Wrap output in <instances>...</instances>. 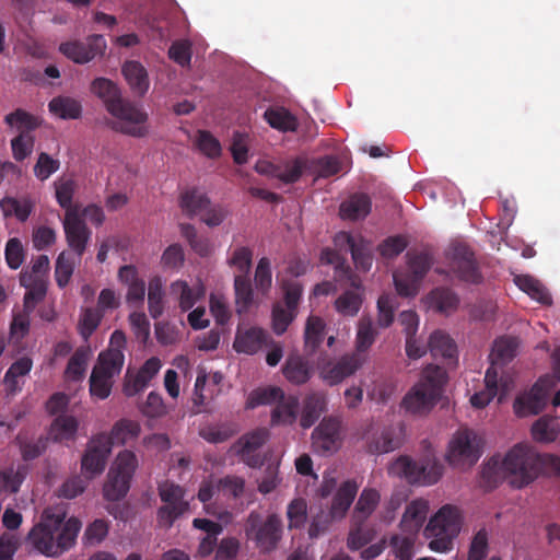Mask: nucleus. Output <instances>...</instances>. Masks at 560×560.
Segmentation results:
<instances>
[{
    "instance_id": "f257e3e1",
    "label": "nucleus",
    "mask_w": 560,
    "mask_h": 560,
    "mask_svg": "<svg viewBox=\"0 0 560 560\" xmlns=\"http://www.w3.org/2000/svg\"><path fill=\"white\" fill-rule=\"evenodd\" d=\"M537 451L526 444H515L506 454L491 457L482 467L481 486L486 490L497 488L503 480L515 489H522L537 479Z\"/></svg>"
},
{
    "instance_id": "f03ea898",
    "label": "nucleus",
    "mask_w": 560,
    "mask_h": 560,
    "mask_svg": "<svg viewBox=\"0 0 560 560\" xmlns=\"http://www.w3.org/2000/svg\"><path fill=\"white\" fill-rule=\"evenodd\" d=\"M91 91L116 119L109 125L113 130L133 138L149 135L148 113L135 102L124 98L116 83L106 78H96L91 84Z\"/></svg>"
},
{
    "instance_id": "7ed1b4c3",
    "label": "nucleus",
    "mask_w": 560,
    "mask_h": 560,
    "mask_svg": "<svg viewBox=\"0 0 560 560\" xmlns=\"http://www.w3.org/2000/svg\"><path fill=\"white\" fill-rule=\"evenodd\" d=\"M81 527L82 523L74 516L65 521V514L45 510L31 529L28 540L42 555L59 557L74 546Z\"/></svg>"
},
{
    "instance_id": "20e7f679",
    "label": "nucleus",
    "mask_w": 560,
    "mask_h": 560,
    "mask_svg": "<svg viewBox=\"0 0 560 560\" xmlns=\"http://www.w3.org/2000/svg\"><path fill=\"white\" fill-rule=\"evenodd\" d=\"M445 383L444 369L439 365H428L422 371L419 382L404 397V408L412 413L430 411L439 400Z\"/></svg>"
},
{
    "instance_id": "39448f33",
    "label": "nucleus",
    "mask_w": 560,
    "mask_h": 560,
    "mask_svg": "<svg viewBox=\"0 0 560 560\" xmlns=\"http://www.w3.org/2000/svg\"><path fill=\"white\" fill-rule=\"evenodd\" d=\"M462 527V516L456 506L446 504L432 516L424 528L430 539L429 548L435 552H446L453 548V540Z\"/></svg>"
},
{
    "instance_id": "423d86ee",
    "label": "nucleus",
    "mask_w": 560,
    "mask_h": 560,
    "mask_svg": "<svg viewBox=\"0 0 560 560\" xmlns=\"http://www.w3.org/2000/svg\"><path fill=\"white\" fill-rule=\"evenodd\" d=\"M137 467L138 458L133 452L128 450L120 452L108 471L103 489L104 498L108 501L125 498Z\"/></svg>"
},
{
    "instance_id": "0eeeda50",
    "label": "nucleus",
    "mask_w": 560,
    "mask_h": 560,
    "mask_svg": "<svg viewBox=\"0 0 560 560\" xmlns=\"http://www.w3.org/2000/svg\"><path fill=\"white\" fill-rule=\"evenodd\" d=\"M246 537L253 540L261 551L273 550L282 534V521L277 514H270L266 518L257 511H252L245 522Z\"/></svg>"
},
{
    "instance_id": "6e6552de",
    "label": "nucleus",
    "mask_w": 560,
    "mask_h": 560,
    "mask_svg": "<svg viewBox=\"0 0 560 560\" xmlns=\"http://www.w3.org/2000/svg\"><path fill=\"white\" fill-rule=\"evenodd\" d=\"M407 270L396 271L393 275L396 291L401 296H415L419 285L433 265L432 256L427 252H408Z\"/></svg>"
},
{
    "instance_id": "1a4fd4ad",
    "label": "nucleus",
    "mask_w": 560,
    "mask_h": 560,
    "mask_svg": "<svg viewBox=\"0 0 560 560\" xmlns=\"http://www.w3.org/2000/svg\"><path fill=\"white\" fill-rule=\"evenodd\" d=\"M359 240L354 238L348 232H339L334 237L335 246L338 249L326 247L320 253V262L335 266V279L337 281H345L351 287L359 289L361 285L360 278L351 270L347 264L346 258L340 252H351L352 245H357Z\"/></svg>"
},
{
    "instance_id": "9d476101",
    "label": "nucleus",
    "mask_w": 560,
    "mask_h": 560,
    "mask_svg": "<svg viewBox=\"0 0 560 560\" xmlns=\"http://www.w3.org/2000/svg\"><path fill=\"white\" fill-rule=\"evenodd\" d=\"M446 258L452 273L460 281L478 284L482 281L479 265L471 248L462 242L451 244L446 250Z\"/></svg>"
},
{
    "instance_id": "9b49d317",
    "label": "nucleus",
    "mask_w": 560,
    "mask_h": 560,
    "mask_svg": "<svg viewBox=\"0 0 560 560\" xmlns=\"http://www.w3.org/2000/svg\"><path fill=\"white\" fill-rule=\"evenodd\" d=\"M159 495L164 505L158 510L159 525L171 528L174 522L189 509L185 501V490L173 482L165 481L159 486Z\"/></svg>"
},
{
    "instance_id": "f8f14e48",
    "label": "nucleus",
    "mask_w": 560,
    "mask_h": 560,
    "mask_svg": "<svg viewBox=\"0 0 560 560\" xmlns=\"http://www.w3.org/2000/svg\"><path fill=\"white\" fill-rule=\"evenodd\" d=\"M482 440L474 431H458L450 444L448 460L456 466H472L481 456Z\"/></svg>"
},
{
    "instance_id": "ddd939ff",
    "label": "nucleus",
    "mask_w": 560,
    "mask_h": 560,
    "mask_svg": "<svg viewBox=\"0 0 560 560\" xmlns=\"http://www.w3.org/2000/svg\"><path fill=\"white\" fill-rule=\"evenodd\" d=\"M390 471L405 477L410 483L433 485L442 476V466L436 463L416 462L407 456H401L392 464Z\"/></svg>"
},
{
    "instance_id": "4468645a",
    "label": "nucleus",
    "mask_w": 560,
    "mask_h": 560,
    "mask_svg": "<svg viewBox=\"0 0 560 560\" xmlns=\"http://www.w3.org/2000/svg\"><path fill=\"white\" fill-rule=\"evenodd\" d=\"M107 48L106 39L103 35L93 34L82 40H69L59 45V51L74 63L84 65L103 56Z\"/></svg>"
},
{
    "instance_id": "2eb2a0df",
    "label": "nucleus",
    "mask_w": 560,
    "mask_h": 560,
    "mask_svg": "<svg viewBox=\"0 0 560 560\" xmlns=\"http://www.w3.org/2000/svg\"><path fill=\"white\" fill-rule=\"evenodd\" d=\"M551 386L552 381L544 376L528 392L518 395L513 405L516 416L523 418L541 412L547 405Z\"/></svg>"
},
{
    "instance_id": "dca6fc26",
    "label": "nucleus",
    "mask_w": 560,
    "mask_h": 560,
    "mask_svg": "<svg viewBox=\"0 0 560 560\" xmlns=\"http://www.w3.org/2000/svg\"><path fill=\"white\" fill-rule=\"evenodd\" d=\"M110 452V441L106 433L94 436L88 444L86 451L82 457V471L89 475V478L102 474Z\"/></svg>"
},
{
    "instance_id": "f3484780",
    "label": "nucleus",
    "mask_w": 560,
    "mask_h": 560,
    "mask_svg": "<svg viewBox=\"0 0 560 560\" xmlns=\"http://www.w3.org/2000/svg\"><path fill=\"white\" fill-rule=\"evenodd\" d=\"M63 230L68 246L81 260L91 238V230L85 224L80 213L69 212L65 214Z\"/></svg>"
},
{
    "instance_id": "a211bd4d",
    "label": "nucleus",
    "mask_w": 560,
    "mask_h": 560,
    "mask_svg": "<svg viewBox=\"0 0 560 560\" xmlns=\"http://www.w3.org/2000/svg\"><path fill=\"white\" fill-rule=\"evenodd\" d=\"M269 439V431L266 428H258L241 436L235 444L236 453L242 462L252 468H258L262 465L261 456L256 453Z\"/></svg>"
},
{
    "instance_id": "6ab92c4d",
    "label": "nucleus",
    "mask_w": 560,
    "mask_h": 560,
    "mask_svg": "<svg viewBox=\"0 0 560 560\" xmlns=\"http://www.w3.org/2000/svg\"><path fill=\"white\" fill-rule=\"evenodd\" d=\"M314 444L323 452H335L340 442V422L334 418H324L313 434Z\"/></svg>"
},
{
    "instance_id": "aec40b11",
    "label": "nucleus",
    "mask_w": 560,
    "mask_h": 560,
    "mask_svg": "<svg viewBox=\"0 0 560 560\" xmlns=\"http://www.w3.org/2000/svg\"><path fill=\"white\" fill-rule=\"evenodd\" d=\"M361 366L358 355H345L334 364H327L320 370V377L330 386L342 382Z\"/></svg>"
},
{
    "instance_id": "412c9836",
    "label": "nucleus",
    "mask_w": 560,
    "mask_h": 560,
    "mask_svg": "<svg viewBox=\"0 0 560 560\" xmlns=\"http://www.w3.org/2000/svg\"><path fill=\"white\" fill-rule=\"evenodd\" d=\"M429 504L423 499H416L411 501L400 521V528L404 533L410 536L416 535L427 520Z\"/></svg>"
},
{
    "instance_id": "4be33fe9",
    "label": "nucleus",
    "mask_w": 560,
    "mask_h": 560,
    "mask_svg": "<svg viewBox=\"0 0 560 560\" xmlns=\"http://www.w3.org/2000/svg\"><path fill=\"white\" fill-rule=\"evenodd\" d=\"M269 343V335L261 328L252 327L244 332L237 331L234 349L238 353L255 354Z\"/></svg>"
},
{
    "instance_id": "5701e85b",
    "label": "nucleus",
    "mask_w": 560,
    "mask_h": 560,
    "mask_svg": "<svg viewBox=\"0 0 560 560\" xmlns=\"http://www.w3.org/2000/svg\"><path fill=\"white\" fill-rule=\"evenodd\" d=\"M326 395L323 392L308 393L302 402L300 425L308 429L316 423L326 410Z\"/></svg>"
},
{
    "instance_id": "b1692460",
    "label": "nucleus",
    "mask_w": 560,
    "mask_h": 560,
    "mask_svg": "<svg viewBox=\"0 0 560 560\" xmlns=\"http://www.w3.org/2000/svg\"><path fill=\"white\" fill-rule=\"evenodd\" d=\"M121 72L135 95L143 96L150 86L147 69L136 60H128L122 65Z\"/></svg>"
},
{
    "instance_id": "393cba45",
    "label": "nucleus",
    "mask_w": 560,
    "mask_h": 560,
    "mask_svg": "<svg viewBox=\"0 0 560 560\" xmlns=\"http://www.w3.org/2000/svg\"><path fill=\"white\" fill-rule=\"evenodd\" d=\"M20 283L27 289L23 299V308L33 312L35 305L46 295V283L43 279H37L34 275L28 273L27 270L21 272Z\"/></svg>"
},
{
    "instance_id": "a878e982",
    "label": "nucleus",
    "mask_w": 560,
    "mask_h": 560,
    "mask_svg": "<svg viewBox=\"0 0 560 560\" xmlns=\"http://www.w3.org/2000/svg\"><path fill=\"white\" fill-rule=\"evenodd\" d=\"M299 398L294 395L283 396L271 411L272 425H291L298 419Z\"/></svg>"
},
{
    "instance_id": "bb28decb",
    "label": "nucleus",
    "mask_w": 560,
    "mask_h": 560,
    "mask_svg": "<svg viewBox=\"0 0 560 560\" xmlns=\"http://www.w3.org/2000/svg\"><path fill=\"white\" fill-rule=\"evenodd\" d=\"M428 347L434 358H442L448 361H456L457 359V346L443 330H435L431 334Z\"/></svg>"
},
{
    "instance_id": "cd10ccee",
    "label": "nucleus",
    "mask_w": 560,
    "mask_h": 560,
    "mask_svg": "<svg viewBox=\"0 0 560 560\" xmlns=\"http://www.w3.org/2000/svg\"><path fill=\"white\" fill-rule=\"evenodd\" d=\"M282 372L284 377L292 384H305L312 376V368L301 355L291 354L288 357Z\"/></svg>"
},
{
    "instance_id": "c85d7f7f",
    "label": "nucleus",
    "mask_w": 560,
    "mask_h": 560,
    "mask_svg": "<svg viewBox=\"0 0 560 560\" xmlns=\"http://www.w3.org/2000/svg\"><path fill=\"white\" fill-rule=\"evenodd\" d=\"M520 340L516 337L503 336L495 339L489 355L493 365H504L510 362L517 352Z\"/></svg>"
},
{
    "instance_id": "c756f323",
    "label": "nucleus",
    "mask_w": 560,
    "mask_h": 560,
    "mask_svg": "<svg viewBox=\"0 0 560 560\" xmlns=\"http://www.w3.org/2000/svg\"><path fill=\"white\" fill-rule=\"evenodd\" d=\"M358 492L355 481L347 480L337 490L330 509L332 517H342L351 506Z\"/></svg>"
},
{
    "instance_id": "7c9ffc66",
    "label": "nucleus",
    "mask_w": 560,
    "mask_h": 560,
    "mask_svg": "<svg viewBox=\"0 0 560 560\" xmlns=\"http://www.w3.org/2000/svg\"><path fill=\"white\" fill-rule=\"evenodd\" d=\"M371 199L366 194H354L340 206V214L343 219H364L371 212Z\"/></svg>"
},
{
    "instance_id": "2f4dec72",
    "label": "nucleus",
    "mask_w": 560,
    "mask_h": 560,
    "mask_svg": "<svg viewBox=\"0 0 560 560\" xmlns=\"http://www.w3.org/2000/svg\"><path fill=\"white\" fill-rule=\"evenodd\" d=\"M179 206L188 217L200 214L210 206V199L197 188H190L180 194Z\"/></svg>"
},
{
    "instance_id": "473e14b6",
    "label": "nucleus",
    "mask_w": 560,
    "mask_h": 560,
    "mask_svg": "<svg viewBox=\"0 0 560 560\" xmlns=\"http://www.w3.org/2000/svg\"><path fill=\"white\" fill-rule=\"evenodd\" d=\"M514 282L520 290L528 294L533 300L544 305H550L552 303V299L547 289L534 277L520 275L514 278Z\"/></svg>"
},
{
    "instance_id": "72a5a7b5",
    "label": "nucleus",
    "mask_w": 560,
    "mask_h": 560,
    "mask_svg": "<svg viewBox=\"0 0 560 560\" xmlns=\"http://www.w3.org/2000/svg\"><path fill=\"white\" fill-rule=\"evenodd\" d=\"M381 495L375 489H364L354 506L352 521L355 524H363L369 516L374 512Z\"/></svg>"
},
{
    "instance_id": "f704fd0d",
    "label": "nucleus",
    "mask_w": 560,
    "mask_h": 560,
    "mask_svg": "<svg viewBox=\"0 0 560 560\" xmlns=\"http://www.w3.org/2000/svg\"><path fill=\"white\" fill-rule=\"evenodd\" d=\"M140 424L137 421L129 419H121L117 421L107 438L113 445H124L132 440H136L140 433Z\"/></svg>"
},
{
    "instance_id": "c9c22d12",
    "label": "nucleus",
    "mask_w": 560,
    "mask_h": 560,
    "mask_svg": "<svg viewBox=\"0 0 560 560\" xmlns=\"http://www.w3.org/2000/svg\"><path fill=\"white\" fill-rule=\"evenodd\" d=\"M48 108L50 113L61 119H78L82 114L81 103L69 96L54 97L49 102Z\"/></svg>"
},
{
    "instance_id": "e433bc0d",
    "label": "nucleus",
    "mask_w": 560,
    "mask_h": 560,
    "mask_svg": "<svg viewBox=\"0 0 560 560\" xmlns=\"http://www.w3.org/2000/svg\"><path fill=\"white\" fill-rule=\"evenodd\" d=\"M0 208L4 217H15L25 222L31 215L34 203L28 198L4 197L0 200Z\"/></svg>"
},
{
    "instance_id": "4c0bfd02",
    "label": "nucleus",
    "mask_w": 560,
    "mask_h": 560,
    "mask_svg": "<svg viewBox=\"0 0 560 560\" xmlns=\"http://www.w3.org/2000/svg\"><path fill=\"white\" fill-rule=\"evenodd\" d=\"M78 425L74 417L60 415L52 421L49 434L55 442L72 441L75 438Z\"/></svg>"
},
{
    "instance_id": "58836bf2",
    "label": "nucleus",
    "mask_w": 560,
    "mask_h": 560,
    "mask_svg": "<svg viewBox=\"0 0 560 560\" xmlns=\"http://www.w3.org/2000/svg\"><path fill=\"white\" fill-rule=\"evenodd\" d=\"M264 117L270 127L280 131H295L298 128L296 118L284 107L268 108Z\"/></svg>"
},
{
    "instance_id": "ea45409f",
    "label": "nucleus",
    "mask_w": 560,
    "mask_h": 560,
    "mask_svg": "<svg viewBox=\"0 0 560 560\" xmlns=\"http://www.w3.org/2000/svg\"><path fill=\"white\" fill-rule=\"evenodd\" d=\"M125 361L124 352L118 349H108L98 355L97 364L93 368L102 370V373L114 377L119 374Z\"/></svg>"
},
{
    "instance_id": "a19ab883",
    "label": "nucleus",
    "mask_w": 560,
    "mask_h": 560,
    "mask_svg": "<svg viewBox=\"0 0 560 560\" xmlns=\"http://www.w3.org/2000/svg\"><path fill=\"white\" fill-rule=\"evenodd\" d=\"M234 291L237 312H246L254 301V290L249 276L235 275Z\"/></svg>"
},
{
    "instance_id": "79ce46f5",
    "label": "nucleus",
    "mask_w": 560,
    "mask_h": 560,
    "mask_svg": "<svg viewBox=\"0 0 560 560\" xmlns=\"http://www.w3.org/2000/svg\"><path fill=\"white\" fill-rule=\"evenodd\" d=\"M325 323L320 317L310 316L304 332L305 349L308 354L316 351L324 340Z\"/></svg>"
},
{
    "instance_id": "37998d69",
    "label": "nucleus",
    "mask_w": 560,
    "mask_h": 560,
    "mask_svg": "<svg viewBox=\"0 0 560 560\" xmlns=\"http://www.w3.org/2000/svg\"><path fill=\"white\" fill-rule=\"evenodd\" d=\"M4 122L20 132L31 133L39 127V119L24 109L18 108L4 117Z\"/></svg>"
},
{
    "instance_id": "c03bdc74",
    "label": "nucleus",
    "mask_w": 560,
    "mask_h": 560,
    "mask_svg": "<svg viewBox=\"0 0 560 560\" xmlns=\"http://www.w3.org/2000/svg\"><path fill=\"white\" fill-rule=\"evenodd\" d=\"M56 199L59 206L66 210V213H80V207L72 203L75 190V183L72 179H61L55 182Z\"/></svg>"
},
{
    "instance_id": "a18cd8bd",
    "label": "nucleus",
    "mask_w": 560,
    "mask_h": 560,
    "mask_svg": "<svg viewBox=\"0 0 560 560\" xmlns=\"http://www.w3.org/2000/svg\"><path fill=\"white\" fill-rule=\"evenodd\" d=\"M89 360V350L85 348H78L69 359L65 376L69 381L78 382L84 377Z\"/></svg>"
},
{
    "instance_id": "49530a36",
    "label": "nucleus",
    "mask_w": 560,
    "mask_h": 560,
    "mask_svg": "<svg viewBox=\"0 0 560 560\" xmlns=\"http://www.w3.org/2000/svg\"><path fill=\"white\" fill-rule=\"evenodd\" d=\"M399 439L395 435V431L390 428H385L380 435L374 436L369 442V452L383 454L392 452L399 446Z\"/></svg>"
},
{
    "instance_id": "de8ad7c7",
    "label": "nucleus",
    "mask_w": 560,
    "mask_h": 560,
    "mask_svg": "<svg viewBox=\"0 0 560 560\" xmlns=\"http://www.w3.org/2000/svg\"><path fill=\"white\" fill-rule=\"evenodd\" d=\"M163 285L162 281L159 277H154L149 281L148 288V304H149V313L150 315L156 319L159 318L164 311V302H163Z\"/></svg>"
},
{
    "instance_id": "09e8293b",
    "label": "nucleus",
    "mask_w": 560,
    "mask_h": 560,
    "mask_svg": "<svg viewBox=\"0 0 560 560\" xmlns=\"http://www.w3.org/2000/svg\"><path fill=\"white\" fill-rule=\"evenodd\" d=\"M532 435L538 442H551L558 435V425L555 418L544 416L532 425Z\"/></svg>"
},
{
    "instance_id": "8fccbe9b",
    "label": "nucleus",
    "mask_w": 560,
    "mask_h": 560,
    "mask_svg": "<svg viewBox=\"0 0 560 560\" xmlns=\"http://www.w3.org/2000/svg\"><path fill=\"white\" fill-rule=\"evenodd\" d=\"M75 261L72 256L67 252H61L56 260L55 279L59 288L68 285L73 271Z\"/></svg>"
},
{
    "instance_id": "3c124183",
    "label": "nucleus",
    "mask_w": 560,
    "mask_h": 560,
    "mask_svg": "<svg viewBox=\"0 0 560 560\" xmlns=\"http://www.w3.org/2000/svg\"><path fill=\"white\" fill-rule=\"evenodd\" d=\"M350 253L358 270L366 272L371 269L373 254L370 242L360 237L358 244L352 245V250Z\"/></svg>"
},
{
    "instance_id": "603ef678",
    "label": "nucleus",
    "mask_w": 560,
    "mask_h": 560,
    "mask_svg": "<svg viewBox=\"0 0 560 560\" xmlns=\"http://www.w3.org/2000/svg\"><path fill=\"white\" fill-rule=\"evenodd\" d=\"M253 262V250L247 246L236 247L228 258V265L235 268L237 275L249 276Z\"/></svg>"
},
{
    "instance_id": "864d4df0",
    "label": "nucleus",
    "mask_w": 560,
    "mask_h": 560,
    "mask_svg": "<svg viewBox=\"0 0 560 560\" xmlns=\"http://www.w3.org/2000/svg\"><path fill=\"white\" fill-rule=\"evenodd\" d=\"M110 376L102 373V370L93 369L90 376V393L93 397L105 399L110 395L112 382Z\"/></svg>"
},
{
    "instance_id": "5fc2aeb1",
    "label": "nucleus",
    "mask_w": 560,
    "mask_h": 560,
    "mask_svg": "<svg viewBox=\"0 0 560 560\" xmlns=\"http://www.w3.org/2000/svg\"><path fill=\"white\" fill-rule=\"evenodd\" d=\"M284 393L279 387H267L258 390H254L247 400V408H255L261 405H269L278 402L283 398Z\"/></svg>"
},
{
    "instance_id": "6e6d98bb",
    "label": "nucleus",
    "mask_w": 560,
    "mask_h": 560,
    "mask_svg": "<svg viewBox=\"0 0 560 560\" xmlns=\"http://www.w3.org/2000/svg\"><path fill=\"white\" fill-rule=\"evenodd\" d=\"M24 478L25 474L21 468L16 470L13 468L0 470V493H16Z\"/></svg>"
},
{
    "instance_id": "4d7b16f0",
    "label": "nucleus",
    "mask_w": 560,
    "mask_h": 560,
    "mask_svg": "<svg viewBox=\"0 0 560 560\" xmlns=\"http://www.w3.org/2000/svg\"><path fill=\"white\" fill-rule=\"evenodd\" d=\"M103 316L104 314L98 308L88 307L83 311L79 322V331L84 340H88L97 329Z\"/></svg>"
},
{
    "instance_id": "13d9d810",
    "label": "nucleus",
    "mask_w": 560,
    "mask_h": 560,
    "mask_svg": "<svg viewBox=\"0 0 560 560\" xmlns=\"http://www.w3.org/2000/svg\"><path fill=\"white\" fill-rule=\"evenodd\" d=\"M362 304L361 295L354 291H346L336 301V310L343 316H354Z\"/></svg>"
},
{
    "instance_id": "bf43d9fd",
    "label": "nucleus",
    "mask_w": 560,
    "mask_h": 560,
    "mask_svg": "<svg viewBox=\"0 0 560 560\" xmlns=\"http://www.w3.org/2000/svg\"><path fill=\"white\" fill-rule=\"evenodd\" d=\"M431 300L440 312L455 310L459 303L457 294L448 288L434 289L431 292Z\"/></svg>"
},
{
    "instance_id": "052dcab7",
    "label": "nucleus",
    "mask_w": 560,
    "mask_h": 560,
    "mask_svg": "<svg viewBox=\"0 0 560 560\" xmlns=\"http://www.w3.org/2000/svg\"><path fill=\"white\" fill-rule=\"evenodd\" d=\"M376 330L373 327V322L370 317L363 316L359 320L357 332V349L358 351L368 350L374 342Z\"/></svg>"
},
{
    "instance_id": "680f3d73",
    "label": "nucleus",
    "mask_w": 560,
    "mask_h": 560,
    "mask_svg": "<svg viewBox=\"0 0 560 560\" xmlns=\"http://www.w3.org/2000/svg\"><path fill=\"white\" fill-rule=\"evenodd\" d=\"M536 470L537 478L539 476H560V457L553 454H540L537 452Z\"/></svg>"
},
{
    "instance_id": "e2e57ef3",
    "label": "nucleus",
    "mask_w": 560,
    "mask_h": 560,
    "mask_svg": "<svg viewBox=\"0 0 560 560\" xmlns=\"http://www.w3.org/2000/svg\"><path fill=\"white\" fill-rule=\"evenodd\" d=\"M254 282L256 289L262 294L267 293L271 288L272 273L269 258L262 257L259 259L254 275Z\"/></svg>"
},
{
    "instance_id": "0e129e2a",
    "label": "nucleus",
    "mask_w": 560,
    "mask_h": 560,
    "mask_svg": "<svg viewBox=\"0 0 560 560\" xmlns=\"http://www.w3.org/2000/svg\"><path fill=\"white\" fill-rule=\"evenodd\" d=\"M303 173V164L300 160L287 163L284 166L273 167L271 176L280 179L285 184L298 182Z\"/></svg>"
},
{
    "instance_id": "69168bd1",
    "label": "nucleus",
    "mask_w": 560,
    "mask_h": 560,
    "mask_svg": "<svg viewBox=\"0 0 560 560\" xmlns=\"http://www.w3.org/2000/svg\"><path fill=\"white\" fill-rule=\"evenodd\" d=\"M60 167V162L51 158L48 153L42 152L38 155L37 162L34 165V175L39 180L48 179Z\"/></svg>"
},
{
    "instance_id": "338daca9",
    "label": "nucleus",
    "mask_w": 560,
    "mask_h": 560,
    "mask_svg": "<svg viewBox=\"0 0 560 560\" xmlns=\"http://www.w3.org/2000/svg\"><path fill=\"white\" fill-rule=\"evenodd\" d=\"M34 137L27 132H20L11 140V149L13 158L21 162L26 159L33 150Z\"/></svg>"
},
{
    "instance_id": "774afa93",
    "label": "nucleus",
    "mask_w": 560,
    "mask_h": 560,
    "mask_svg": "<svg viewBox=\"0 0 560 560\" xmlns=\"http://www.w3.org/2000/svg\"><path fill=\"white\" fill-rule=\"evenodd\" d=\"M408 246V241L402 235L389 236L377 247L381 256L384 258H395L401 254Z\"/></svg>"
}]
</instances>
